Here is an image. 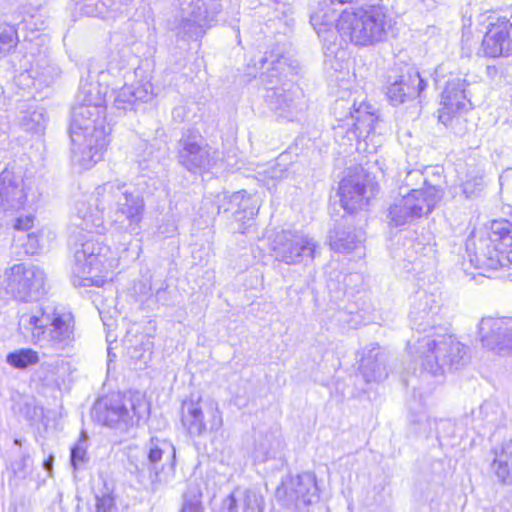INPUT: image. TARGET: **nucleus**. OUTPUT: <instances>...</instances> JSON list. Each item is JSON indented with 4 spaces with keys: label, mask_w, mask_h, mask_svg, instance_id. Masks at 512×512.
I'll return each mask as SVG.
<instances>
[{
    "label": "nucleus",
    "mask_w": 512,
    "mask_h": 512,
    "mask_svg": "<svg viewBox=\"0 0 512 512\" xmlns=\"http://www.w3.org/2000/svg\"><path fill=\"white\" fill-rule=\"evenodd\" d=\"M393 21L383 6L345 9L338 15L336 30L340 37L355 46H374L385 41Z\"/></svg>",
    "instance_id": "obj_1"
},
{
    "label": "nucleus",
    "mask_w": 512,
    "mask_h": 512,
    "mask_svg": "<svg viewBox=\"0 0 512 512\" xmlns=\"http://www.w3.org/2000/svg\"><path fill=\"white\" fill-rule=\"evenodd\" d=\"M442 330L440 324L427 332ZM410 353L422 371L442 375L446 368L459 369L466 362L467 349L455 337L437 332L429 333L415 343H408Z\"/></svg>",
    "instance_id": "obj_2"
},
{
    "label": "nucleus",
    "mask_w": 512,
    "mask_h": 512,
    "mask_svg": "<svg viewBox=\"0 0 512 512\" xmlns=\"http://www.w3.org/2000/svg\"><path fill=\"white\" fill-rule=\"evenodd\" d=\"M83 114L71 122V162L79 170H89L103 159L110 144L111 127L106 119L83 121Z\"/></svg>",
    "instance_id": "obj_3"
},
{
    "label": "nucleus",
    "mask_w": 512,
    "mask_h": 512,
    "mask_svg": "<svg viewBox=\"0 0 512 512\" xmlns=\"http://www.w3.org/2000/svg\"><path fill=\"white\" fill-rule=\"evenodd\" d=\"M470 262L479 269L497 270L512 265V224L494 221L486 237L467 243Z\"/></svg>",
    "instance_id": "obj_4"
},
{
    "label": "nucleus",
    "mask_w": 512,
    "mask_h": 512,
    "mask_svg": "<svg viewBox=\"0 0 512 512\" xmlns=\"http://www.w3.org/2000/svg\"><path fill=\"white\" fill-rule=\"evenodd\" d=\"M93 412L97 421L103 425L126 431L148 417L150 405L145 396L136 391L128 397L112 395L99 400Z\"/></svg>",
    "instance_id": "obj_5"
},
{
    "label": "nucleus",
    "mask_w": 512,
    "mask_h": 512,
    "mask_svg": "<svg viewBox=\"0 0 512 512\" xmlns=\"http://www.w3.org/2000/svg\"><path fill=\"white\" fill-rule=\"evenodd\" d=\"M74 258L73 273L82 279L83 286H101L106 275L118 265L110 247L94 238L81 242Z\"/></svg>",
    "instance_id": "obj_6"
},
{
    "label": "nucleus",
    "mask_w": 512,
    "mask_h": 512,
    "mask_svg": "<svg viewBox=\"0 0 512 512\" xmlns=\"http://www.w3.org/2000/svg\"><path fill=\"white\" fill-rule=\"evenodd\" d=\"M95 193L98 209L111 210L115 207L116 213L124 217L125 231L139 234L145 214V202L140 194L128 192L125 184L117 181L97 187Z\"/></svg>",
    "instance_id": "obj_7"
},
{
    "label": "nucleus",
    "mask_w": 512,
    "mask_h": 512,
    "mask_svg": "<svg viewBox=\"0 0 512 512\" xmlns=\"http://www.w3.org/2000/svg\"><path fill=\"white\" fill-rule=\"evenodd\" d=\"M270 248L276 261L297 265L312 261L317 254L319 244L302 231L283 229L271 236Z\"/></svg>",
    "instance_id": "obj_8"
},
{
    "label": "nucleus",
    "mask_w": 512,
    "mask_h": 512,
    "mask_svg": "<svg viewBox=\"0 0 512 512\" xmlns=\"http://www.w3.org/2000/svg\"><path fill=\"white\" fill-rule=\"evenodd\" d=\"M333 113L342 123L339 127H347L348 140H355L358 145H360V139L366 141L371 135L378 120L376 110L370 104L361 102L357 106L356 101L350 98L337 99L333 105Z\"/></svg>",
    "instance_id": "obj_9"
},
{
    "label": "nucleus",
    "mask_w": 512,
    "mask_h": 512,
    "mask_svg": "<svg viewBox=\"0 0 512 512\" xmlns=\"http://www.w3.org/2000/svg\"><path fill=\"white\" fill-rule=\"evenodd\" d=\"M181 423L191 437L218 431L223 425L218 404L211 399H189L182 404Z\"/></svg>",
    "instance_id": "obj_10"
},
{
    "label": "nucleus",
    "mask_w": 512,
    "mask_h": 512,
    "mask_svg": "<svg viewBox=\"0 0 512 512\" xmlns=\"http://www.w3.org/2000/svg\"><path fill=\"white\" fill-rule=\"evenodd\" d=\"M442 192L435 186L413 189L410 193L395 199L390 206L389 217L395 226L412 222L427 215L441 199Z\"/></svg>",
    "instance_id": "obj_11"
},
{
    "label": "nucleus",
    "mask_w": 512,
    "mask_h": 512,
    "mask_svg": "<svg viewBox=\"0 0 512 512\" xmlns=\"http://www.w3.org/2000/svg\"><path fill=\"white\" fill-rule=\"evenodd\" d=\"M5 290L19 301H34L44 293L45 273L39 267L14 264L4 272Z\"/></svg>",
    "instance_id": "obj_12"
},
{
    "label": "nucleus",
    "mask_w": 512,
    "mask_h": 512,
    "mask_svg": "<svg viewBox=\"0 0 512 512\" xmlns=\"http://www.w3.org/2000/svg\"><path fill=\"white\" fill-rule=\"evenodd\" d=\"M178 162L192 173H204L212 169L218 159L219 153L204 142L201 135L187 131L178 142Z\"/></svg>",
    "instance_id": "obj_13"
},
{
    "label": "nucleus",
    "mask_w": 512,
    "mask_h": 512,
    "mask_svg": "<svg viewBox=\"0 0 512 512\" xmlns=\"http://www.w3.org/2000/svg\"><path fill=\"white\" fill-rule=\"evenodd\" d=\"M276 497L291 509H305L319 498L315 476L309 472L287 476L276 489Z\"/></svg>",
    "instance_id": "obj_14"
},
{
    "label": "nucleus",
    "mask_w": 512,
    "mask_h": 512,
    "mask_svg": "<svg viewBox=\"0 0 512 512\" xmlns=\"http://www.w3.org/2000/svg\"><path fill=\"white\" fill-rule=\"evenodd\" d=\"M75 341V319L70 311L54 308L45 324L40 347L63 351Z\"/></svg>",
    "instance_id": "obj_15"
},
{
    "label": "nucleus",
    "mask_w": 512,
    "mask_h": 512,
    "mask_svg": "<svg viewBox=\"0 0 512 512\" xmlns=\"http://www.w3.org/2000/svg\"><path fill=\"white\" fill-rule=\"evenodd\" d=\"M442 311L443 298L440 291H418L409 313L410 322L418 331L426 332L429 329H435L442 319Z\"/></svg>",
    "instance_id": "obj_16"
},
{
    "label": "nucleus",
    "mask_w": 512,
    "mask_h": 512,
    "mask_svg": "<svg viewBox=\"0 0 512 512\" xmlns=\"http://www.w3.org/2000/svg\"><path fill=\"white\" fill-rule=\"evenodd\" d=\"M105 88L98 82L81 81L76 104L72 109V121L83 114V121L106 119Z\"/></svg>",
    "instance_id": "obj_17"
},
{
    "label": "nucleus",
    "mask_w": 512,
    "mask_h": 512,
    "mask_svg": "<svg viewBox=\"0 0 512 512\" xmlns=\"http://www.w3.org/2000/svg\"><path fill=\"white\" fill-rule=\"evenodd\" d=\"M375 193L376 185L363 171L348 175L339 187L342 207L350 213L364 209Z\"/></svg>",
    "instance_id": "obj_18"
},
{
    "label": "nucleus",
    "mask_w": 512,
    "mask_h": 512,
    "mask_svg": "<svg viewBox=\"0 0 512 512\" xmlns=\"http://www.w3.org/2000/svg\"><path fill=\"white\" fill-rule=\"evenodd\" d=\"M27 203L26 185L22 172L14 165L0 173V209L4 213H16Z\"/></svg>",
    "instance_id": "obj_19"
},
{
    "label": "nucleus",
    "mask_w": 512,
    "mask_h": 512,
    "mask_svg": "<svg viewBox=\"0 0 512 512\" xmlns=\"http://www.w3.org/2000/svg\"><path fill=\"white\" fill-rule=\"evenodd\" d=\"M471 108V101L466 95V81L460 77H453L446 82L441 95V108L439 120L448 125L451 120Z\"/></svg>",
    "instance_id": "obj_20"
},
{
    "label": "nucleus",
    "mask_w": 512,
    "mask_h": 512,
    "mask_svg": "<svg viewBox=\"0 0 512 512\" xmlns=\"http://www.w3.org/2000/svg\"><path fill=\"white\" fill-rule=\"evenodd\" d=\"M484 346L499 354L512 353V318H485L479 325Z\"/></svg>",
    "instance_id": "obj_21"
},
{
    "label": "nucleus",
    "mask_w": 512,
    "mask_h": 512,
    "mask_svg": "<svg viewBox=\"0 0 512 512\" xmlns=\"http://www.w3.org/2000/svg\"><path fill=\"white\" fill-rule=\"evenodd\" d=\"M264 498L253 489H235L230 494L214 497L212 512H264Z\"/></svg>",
    "instance_id": "obj_22"
},
{
    "label": "nucleus",
    "mask_w": 512,
    "mask_h": 512,
    "mask_svg": "<svg viewBox=\"0 0 512 512\" xmlns=\"http://www.w3.org/2000/svg\"><path fill=\"white\" fill-rule=\"evenodd\" d=\"M487 57H508L512 55V23L506 18H497L488 26L482 44Z\"/></svg>",
    "instance_id": "obj_23"
},
{
    "label": "nucleus",
    "mask_w": 512,
    "mask_h": 512,
    "mask_svg": "<svg viewBox=\"0 0 512 512\" xmlns=\"http://www.w3.org/2000/svg\"><path fill=\"white\" fill-rule=\"evenodd\" d=\"M266 101L278 116L293 121L305 110V103L298 88L273 87L267 90Z\"/></svg>",
    "instance_id": "obj_24"
},
{
    "label": "nucleus",
    "mask_w": 512,
    "mask_h": 512,
    "mask_svg": "<svg viewBox=\"0 0 512 512\" xmlns=\"http://www.w3.org/2000/svg\"><path fill=\"white\" fill-rule=\"evenodd\" d=\"M212 18L209 17L205 4L198 0H183L180 3L179 32L189 38L198 37L204 29L210 26Z\"/></svg>",
    "instance_id": "obj_25"
},
{
    "label": "nucleus",
    "mask_w": 512,
    "mask_h": 512,
    "mask_svg": "<svg viewBox=\"0 0 512 512\" xmlns=\"http://www.w3.org/2000/svg\"><path fill=\"white\" fill-rule=\"evenodd\" d=\"M424 88L425 82L419 72L411 68L389 85L387 96L392 104L399 105L416 98Z\"/></svg>",
    "instance_id": "obj_26"
},
{
    "label": "nucleus",
    "mask_w": 512,
    "mask_h": 512,
    "mask_svg": "<svg viewBox=\"0 0 512 512\" xmlns=\"http://www.w3.org/2000/svg\"><path fill=\"white\" fill-rule=\"evenodd\" d=\"M49 314L50 311L43 310L39 306L31 309L22 308L19 310L18 319L20 332L25 336L30 335L32 341L40 345Z\"/></svg>",
    "instance_id": "obj_27"
},
{
    "label": "nucleus",
    "mask_w": 512,
    "mask_h": 512,
    "mask_svg": "<svg viewBox=\"0 0 512 512\" xmlns=\"http://www.w3.org/2000/svg\"><path fill=\"white\" fill-rule=\"evenodd\" d=\"M229 205L230 207L228 209H235V219L242 223L238 232L242 234L247 233V229L251 224L247 226H243V224L254 220V217L259 211L258 199L245 190L237 191L229 197Z\"/></svg>",
    "instance_id": "obj_28"
},
{
    "label": "nucleus",
    "mask_w": 512,
    "mask_h": 512,
    "mask_svg": "<svg viewBox=\"0 0 512 512\" xmlns=\"http://www.w3.org/2000/svg\"><path fill=\"white\" fill-rule=\"evenodd\" d=\"M337 20L335 9L327 3H318L311 9L310 24L324 41H331L335 37Z\"/></svg>",
    "instance_id": "obj_29"
},
{
    "label": "nucleus",
    "mask_w": 512,
    "mask_h": 512,
    "mask_svg": "<svg viewBox=\"0 0 512 512\" xmlns=\"http://www.w3.org/2000/svg\"><path fill=\"white\" fill-rule=\"evenodd\" d=\"M95 196L97 197L96 194ZM105 211L97 208V198L95 199L94 209L88 203H78L77 214L73 218V224L81 230L102 234L107 229L104 220Z\"/></svg>",
    "instance_id": "obj_30"
},
{
    "label": "nucleus",
    "mask_w": 512,
    "mask_h": 512,
    "mask_svg": "<svg viewBox=\"0 0 512 512\" xmlns=\"http://www.w3.org/2000/svg\"><path fill=\"white\" fill-rule=\"evenodd\" d=\"M360 371L367 383L381 382L387 378L385 355L379 348H373L361 360Z\"/></svg>",
    "instance_id": "obj_31"
},
{
    "label": "nucleus",
    "mask_w": 512,
    "mask_h": 512,
    "mask_svg": "<svg viewBox=\"0 0 512 512\" xmlns=\"http://www.w3.org/2000/svg\"><path fill=\"white\" fill-rule=\"evenodd\" d=\"M491 470L501 483H512V440L504 441L494 449Z\"/></svg>",
    "instance_id": "obj_32"
},
{
    "label": "nucleus",
    "mask_w": 512,
    "mask_h": 512,
    "mask_svg": "<svg viewBox=\"0 0 512 512\" xmlns=\"http://www.w3.org/2000/svg\"><path fill=\"white\" fill-rule=\"evenodd\" d=\"M363 233L350 228H335L330 232L329 244L332 250L340 253H349L361 246Z\"/></svg>",
    "instance_id": "obj_33"
},
{
    "label": "nucleus",
    "mask_w": 512,
    "mask_h": 512,
    "mask_svg": "<svg viewBox=\"0 0 512 512\" xmlns=\"http://www.w3.org/2000/svg\"><path fill=\"white\" fill-rule=\"evenodd\" d=\"M175 447L171 442L165 439L152 438L149 444L148 459L151 463L156 464L165 458L173 464L175 460Z\"/></svg>",
    "instance_id": "obj_34"
},
{
    "label": "nucleus",
    "mask_w": 512,
    "mask_h": 512,
    "mask_svg": "<svg viewBox=\"0 0 512 512\" xmlns=\"http://www.w3.org/2000/svg\"><path fill=\"white\" fill-rule=\"evenodd\" d=\"M6 362L16 369H26L39 362L38 352L30 348H22L10 352L6 356Z\"/></svg>",
    "instance_id": "obj_35"
},
{
    "label": "nucleus",
    "mask_w": 512,
    "mask_h": 512,
    "mask_svg": "<svg viewBox=\"0 0 512 512\" xmlns=\"http://www.w3.org/2000/svg\"><path fill=\"white\" fill-rule=\"evenodd\" d=\"M94 499V512H125V507L117 501V497L112 491L96 493Z\"/></svg>",
    "instance_id": "obj_36"
},
{
    "label": "nucleus",
    "mask_w": 512,
    "mask_h": 512,
    "mask_svg": "<svg viewBox=\"0 0 512 512\" xmlns=\"http://www.w3.org/2000/svg\"><path fill=\"white\" fill-rule=\"evenodd\" d=\"M19 37L14 25L0 24V57L11 53L17 46Z\"/></svg>",
    "instance_id": "obj_37"
},
{
    "label": "nucleus",
    "mask_w": 512,
    "mask_h": 512,
    "mask_svg": "<svg viewBox=\"0 0 512 512\" xmlns=\"http://www.w3.org/2000/svg\"><path fill=\"white\" fill-rule=\"evenodd\" d=\"M483 172L480 169L473 168L466 174V179L462 182V193L466 198L476 195L483 187Z\"/></svg>",
    "instance_id": "obj_38"
},
{
    "label": "nucleus",
    "mask_w": 512,
    "mask_h": 512,
    "mask_svg": "<svg viewBox=\"0 0 512 512\" xmlns=\"http://www.w3.org/2000/svg\"><path fill=\"white\" fill-rule=\"evenodd\" d=\"M30 73V77L38 79L40 82L47 85L53 82L55 77L58 75L57 68L47 62H44L43 65L37 63L36 67H33Z\"/></svg>",
    "instance_id": "obj_39"
},
{
    "label": "nucleus",
    "mask_w": 512,
    "mask_h": 512,
    "mask_svg": "<svg viewBox=\"0 0 512 512\" xmlns=\"http://www.w3.org/2000/svg\"><path fill=\"white\" fill-rule=\"evenodd\" d=\"M22 125L26 130L40 132L46 125V117L42 111H32L25 115L22 119Z\"/></svg>",
    "instance_id": "obj_40"
},
{
    "label": "nucleus",
    "mask_w": 512,
    "mask_h": 512,
    "mask_svg": "<svg viewBox=\"0 0 512 512\" xmlns=\"http://www.w3.org/2000/svg\"><path fill=\"white\" fill-rule=\"evenodd\" d=\"M134 104V98L131 85H124L115 92L114 105L118 109H129Z\"/></svg>",
    "instance_id": "obj_41"
},
{
    "label": "nucleus",
    "mask_w": 512,
    "mask_h": 512,
    "mask_svg": "<svg viewBox=\"0 0 512 512\" xmlns=\"http://www.w3.org/2000/svg\"><path fill=\"white\" fill-rule=\"evenodd\" d=\"M282 156H280L276 163L269 165L264 171L263 181L268 183V180H282L287 177L288 171L285 164L281 163Z\"/></svg>",
    "instance_id": "obj_42"
},
{
    "label": "nucleus",
    "mask_w": 512,
    "mask_h": 512,
    "mask_svg": "<svg viewBox=\"0 0 512 512\" xmlns=\"http://www.w3.org/2000/svg\"><path fill=\"white\" fill-rule=\"evenodd\" d=\"M87 460L86 441L84 439H80L78 443L71 449V464L76 470L85 464Z\"/></svg>",
    "instance_id": "obj_43"
},
{
    "label": "nucleus",
    "mask_w": 512,
    "mask_h": 512,
    "mask_svg": "<svg viewBox=\"0 0 512 512\" xmlns=\"http://www.w3.org/2000/svg\"><path fill=\"white\" fill-rule=\"evenodd\" d=\"M180 512H204L200 495L185 494Z\"/></svg>",
    "instance_id": "obj_44"
},
{
    "label": "nucleus",
    "mask_w": 512,
    "mask_h": 512,
    "mask_svg": "<svg viewBox=\"0 0 512 512\" xmlns=\"http://www.w3.org/2000/svg\"><path fill=\"white\" fill-rule=\"evenodd\" d=\"M419 424L418 432L429 435L433 431V426L437 425V421L435 419H431L429 416L422 414L417 420Z\"/></svg>",
    "instance_id": "obj_45"
},
{
    "label": "nucleus",
    "mask_w": 512,
    "mask_h": 512,
    "mask_svg": "<svg viewBox=\"0 0 512 512\" xmlns=\"http://www.w3.org/2000/svg\"><path fill=\"white\" fill-rule=\"evenodd\" d=\"M26 253L28 254H36L38 250L41 248L39 235L36 233L28 234L27 242L24 244Z\"/></svg>",
    "instance_id": "obj_46"
},
{
    "label": "nucleus",
    "mask_w": 512,
    "mask_h": 512,
    "mask_svg": "<svg viewBox=\"0 0 512 512\" xmlns=\"http://www.w3.org/2000/svg\"><path fill=\"white\" fill-rule=\"evenodd\" d=\"M132 93L134 102L142 101L147 102L151 99V93L146 85H138L137 87L132 86Z\"/></svg>",
    "instance_id": "obj_47"
},
{
    "label": "nucleus",
    "mask_w": 512,
    "mask_h": 512,
    "mask_svg": "<svg viewBox=\"0 0 512 512\" xmlns=\"http://www.w3.org/2000/svg\"><path fill=\"white\" fill-rule=\"evenodd\" d=\"M254 457L259 462H265L269 458L274 457V452L270 447L266 449L265 444L261 443L255 447Z\"/></svg>",
    "instance_id": "obj_48"
},
{
    "label": "nucleus",
    "mask_w": 512,
    "mask_h": 512,
    "mask_svg": "<svg viewBox=\"0 0 512 512\" xmlns=\"http://www.w3.org/2000/svg\"><path fill=\"white\" fill-rule=\"evenodd\" d=\"M28 461H29L28 455H23L18 461H15L12 464V469L14 471V474L19 477H25L27 474Z\"/></svg>",
    "instance_id": "obj_49"
},
{
    "label": "nucleus",
    "mask_w": 512,
    "mask_h": 512,
    "mask_svg": "<svg viewBox=\"0 0 512 512\" xmlns=\"http://www.w3.org/2000/svg\"><path fill=\"white\" fill-rule=\"evenodd\" d=\"M271 70L278 74H284L289 68L287 65V59L283 56L278 57L276 60H271Z\"/></svg>",
    "instance_id": "obj_50"
},
{
    "label": "nucleus",
    "mask_w": 512,
    "mask_h": 512,
    "mask_svg": "<svg viewBox=\"0 0 512 512\" xmlns=\"http://www.w3.org/2000/svg\"><path fill=\"white\" fill-rule=\"evenodd\" d=\"M33 226V217L27 215L25 217H19L16 219L14 228L17 230H29Z\"/></svg>",
    "instance_id": "obj_51"
},
{
    "label": "nucleus",
    "mask_w": 512,
    "mask_h": 512,
    "mask_svg": "<svg viewBox=\"0 0 512 512\" xmlns=\"http://www.w3.org/2000/svg\"><path fill=\"white\" fill-rule=\"evenodd\" d=\"M186 114V107L184 105L177 106L172 111L173 118L179 122L184 120Z\"/></svg>",
    "instance_id": "obj_52"
},
{
    "label": "nucleus",
    "mask_w": 512,
    "mask_h": 512,
    "mask_svg": "<svg viewBox=\"0 0 512 512\" xmlns=\"http://www.w3.org/2000/svg\"><path fill=\"white\" fill-rule=\"evenodd\" d=\"M53 460H54L53 455H50L48 457V459L44 460V462H43V468L49 473V476H51V474H52Z\"/></svg>",
    "instance_id": "obj_53"
},
{
    "label": "nucleus",
    "mask_w": 512,
    "mask_h": 512,
    "mask_svg": "<svg viewBox=\"0 0 512 512\" xmlns=\"http://www.w3.org/2000/svg\"><path fill=\"white\" fill-rule=\"evenodd\" d=\"M443 72H444V67L443 66H439V67L436 68V70H435L436 81L443 74Z\"/></svg>",
    "instance_id": "obj_54"
},
{
    "label": "nucleus",
    "mask_w": 512,
    "mask_h": 512,
    "mask_svg": "<svg viewBox=\"0 0 512 512\" xmlns=\"http://www.w3.org/2000/svg\"><path fill=\"white\" fill-rule=\"evenodd\" d=\"M330 2L332 4H334V3L344 4V3H353V2H356V0H330Z\"/></svg>",
    "instance_id": "obj_55"
},
{
    "label": "nucleus",
    "mask_w": 512,
    "mask_h": 512,
    "mask_svg": "<svg viewBox=\"0 0 512 512\" xmlns=\"http://www.w3.org/2000/svg\"><path fill=\"white\" fill-rule=\"evenodd\" d=\"M413 176L421 177L422 173L420 171H418V170L409 172L408 177H413Z\"/></svg>",
    "instance_id": "obj_56"
},
{
    "label": "nucleus",
    "mask_w": 512,
    "mask_h": 512,
    "mask_svg": "<svg viewBox=\"0 0 512 512\" xmlns=\"http://www.w3.org/2000/svg\"><path fill=\"white\" fill-rule=\"evenodd\" d=\"M491 406H492L491 404H489V403H485L484 405H482V406H481V410H482V411H486V410H488L489 408H491Z\"/></svg>",
    "instance_id": "obj_57"
},
{
    "label": "nucleus",
    "mask_w": 512,
    "mask_h": 512,
    "mask_svg": "<svg viewBox=\"0 0 512 512\" xmlns=\"http://www.w3.org/2000/svg\"><path fill=\"white\" fill-rule=\"evenodd\" d=\"M267 61H268V58H267V57H264V58H262V59H261V63H262L261 68H264V64H265Z\"/></svg>",
    "instance_id": "obj_58"
},
{
    "label": "nucleus",
    "mask_w": 512,
    "mask_h": 512,
    "mask_svg": "<svg viewBox=\"0 0 512 512\" xmlns=\"http://www.w3.org/2000/svg\"><path fill=\"white\" fill-rule=\"evenodd\" d=\"M14 443H15L16 445H21V442H20V440H18V439H16V440L14 441Z\"/></svg>",
    "instance_id": "obj_59"
},
{
    "label": "nucleus",
    "mask_w": 512,
    "mask_h": 512,
    "mask_svg": "<svg viewBox=\"0 0 512 512\" xmlns=\"http://www.w3.org/2000/svg\"><path fill=\"white\" fill-rule=\"evenodd\" d=\"M284 86H289V87H291V86H292V89L296 88V87H295L294 85H292V84L287 85V83H284Z\"/></svg>",
    "instance_id": "obj_60"
},
{
    "label": "nucleus",
    "mask_w": 512,
    "mask_h": 512,
    "mask_svg": "<svg viewBox=\"0 0 512 512\" xmlns=\"http://www.w3.org/2000/svg\"><path fill=\"white\" fill-rule=\"evenodd\" d=\"M142 357H143V355H141V356H134V355H131V358H138V359H140V358H142Z\"/></svg>",
    "instance_id": "obj_61"
}]
</instances>
